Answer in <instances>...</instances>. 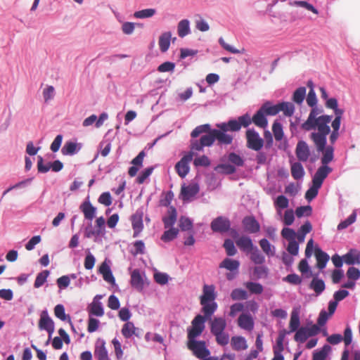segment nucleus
Here are the masks:
<instances>
[{"label": "nucleus", "mask_w": 360, "mask_h": 360, "mask_svg": "<svg viewBox=\"0 0 360 360\" xmlns=\"http://www.w3.org/2000/svg\"><path fill=\"white\" fill-rule=\"evenodd\" d=\"M353 333L351 326L347 324L346 328L344 330V335L341 334L335 333L329 335L327 338V342L333 345H336L340 343L342 341L344 342L345 348L347 349V347L352 342Z\"/></svg>", "instance_id": "nucleus-5"}, {"label": "nucleus", "mask_w": 360, "mask_h": 360, "mask_svg": "<svg viewBox=\"0 0 360 360\" xmlns=\"http://www.w3.org/2000/svg\"><path fill=\"white\" fill-rule=\"evenodd\" d=\"M177 219V212L174 206H170L167 211V216L162 217L165 229L173 227Z\"/></svg>", "instance_id": "nucleus-20"}, {"label": "nucleus", "mask_w": 360, "mask_h": 360, "mask_svg": "<svg viewBox=\"0 0 360 360\" xmlns=\"http://www.w3.org/2000/svg\"><path fill=\"white\" fill-rule=\"evenodd\" d=\"M332 115H323L318 117L317 120L312 122L311 127L301 126L305 131L317 129V131L310 134V139L313 141L318 151H323L327 143V136L330 132L328 124L332 120Z\"/></svg>", "instance_id": "nucleus-2"}, {"label": "nucleus", "mask_w": 360, "mask_h": 360, "mask_svg": "<svg viewBox=\"0 0 360 360\" xmlns=\"http://www.w3.org/2000/svg\"><path fill=\"white\" fill-rule=\"evenodd\" d=\"M262 110L266 115H276L280 112L279 105H273L271 102L266 101L261 106Z\"/></svg>", "instance_id": "nucleus-33"}, {"label": "nucleus", "mask_w": 360, "mask_h": 360, "mask_svg": "<svg viewBox=\"0 0 360 360\" xmlns=\"http://www.w3.org/2000/svg\"><path fill=\"white\" fill-rule=\"evenodd\" d=\"M231 346L236 351L245 350L248 348L247 341L244 337L233 336L231 338Z\"/></svg>", "instance_id": "nucleus-29"}, {"label": "nucleus", "mask_w": 360, "mask_h": 360, "mask_svg": "<svg viewBox=\"0 0 360 360\" xmlns=\"http://www.w3.org/2000/svg\"><path fill=\"white\" fill-rule=\"evenodd\" d=\"M102 298V295H97L94 299L89 308V314L96 316H102L104 314V309L102 303L98 300Z\"/></svg>", "instance_id": "nucleus-21"}, {"label": "nucleus", "mask_w": 360, "mask_h": 360, "mask_svg": "<svg viewBox=\"0 0 360 360\" xmlns=\"http://www.w3.org/2000/svg\"><path fill=\"white\" fill-rule=\"evenodd\" d=\"M238 325L243 330L251 331L253 330L255 326L254 319L251 314L243 313L238 319Z\"/></svg>", "instance_id": "nucleus-15"}, {"label": "nucleus", "mask_w": 360, "mask_h": 360, "mask_svg": "<svg viewBox=\"0 0 360 360\" xmlns=\"http://www.w3.org/2000/svg\"><path fill=\"white\" fill-rule=\"evenodd\" d=\"M226 252L228 256H233L236 254L237 250L234 245V243L232 240L227 238L224 240V245H223Z\"/></svg>", "instance_id": "nucleus-58"}, {"label": "nucleus", "mask_w": 360, "mask_h": 360, "mask_svg": "<svg viewBox=\"0 0 360 360\" xmlns=\"http://www.w3.org/2000/svg\"><path fill=\"white\" fill-rule=\"evenodd\" d=\"M54 314L60 320L63 321H68L69 323H71V318L65 314V307L63 304H59L55 307Z\"/></svg>", "instance_id": "nucleus-42"}, {"label": "nucleus", "mask_w": 360, "mask_h": 360, "mask_svg": "<svg viewBox=\"0 0 360 360\" xmlns=\"http://www.w3.org/2000/svg\"><path fill=\"white\" fill-rule=\"evenodd\" d=\"M316 258L318 267L320 269H323L326 266L330 257L326 252H323L321 249H317L316 250Z\"/></svg>", "instance_id": "nucleus-32"}, {"label": "nucleus", "mask_w": 360, "mask_h": 360, "mask_svg": "<svg viewBox=\"0 0 360 360\" xmlns=\"http://www.w3.org/2000/svg\"><path fill=\"white\" fill-rule=\"evenodd\" d=\"M49 274H50V272L49 270H44V271H41L40 273H39L37 275V277H36V279H35V281L34 283V287L36 288H39L41 287L44 284V283L46 281V279L49 277Z\"/></svg>", "instance_id": "nucleus-50"}, {"label": "nucleus", "mask_w": 360, "mask_h": 360, "mask_svg": "<svg viewBox=\"0 0 360 360\" xmlns=\"http://www.w3.org/2000/svg\"><path fill=\"white\" fill-rule=\"evenodd\" d=\"M179 226L182 231L193 230V221L184 216H181L179 221Z\"/></svg>", "instance_id": "nucleus-52"}, {"label": "nucleus", "mask_w": 360, "mask_h": 360, "mask_svg": "<svg viewBox=\"0 0 360 360\" xmlns=\"http://www.w3.org/2000/svg\"><path fill=\"white\" fill-rule=\"evenodd\" d=\"M312 213V207L310 205L298 207L295 210V214L300 218L303 216L309 217Z\"/></svg>", "instance_id": "nucleus-63"}, {"label": "nucleus", "mask_w": 360, "mask_h": 360, "mask_svg": "<svg viewBox=\"0 0 360 360\" xmlns=\"http://www.w3.org/2000/svg\"><path fill=\"white\" fill-rule=\"evenodd\" d=\"M172 34L170 32H165L162 33L159 37V46L162 52H166L170 46Z\"/></svg>", "instance_id": "nucleus-30"}, {"label": "nucleus", "mask_w": 360, "mask_h": 360, "mask_svg": "<svg viewBox=\"0 0 360 360\" xmlns=\"http://www.w3.org/2000/svg\"><path fill=\"white\" fill-rule=\"evenodd\" d=\"M252 122L257 127L265 128L268 125V121L266 115L261 108L256 112L252 117Z\"/></svg>", "instance_id": "nucleus-26"}, {"label": "nucleus", "mask_w": 360, "mask_h": 360, "mask_svg": "<svg viewBox=\"0 0 360 360\" xmlns=\"http://www.w3.org/2000/svg\"><path fill=\"white\" fill-rule=\"evenodd\" d=\"M81 149V145L72 141H67L62 148L61 153L64 155H73Z\"/></svg>", "instance_id": "nucleus-27"}, {"label": "nucleus", "mask_w": 360, "mask_h": 360, "mask_svg": "<svg viewBox=\"0 0 360 360\" xmlns=\"http://www.w3.org/2000/svg\"><path fill=\"white\" fill-rule=\"evenodd\" d=\"M130 283L138 291H142L144 288V281L139 269H136L131 273Z\"/></svg>", "instance_id": "nucleus-17"}, {"label": "nucleus", "mask_w": 360, "mask_h": 360, "mask_svg": "<svg viewBox=\"0 0 360 360\" xmlns=\"http://www.w3.org/2000/svg\"><path fill=\"white\" fill-rule=\"evenodd\" d=\"M200 304L202 305L201 311L204 314L203 317H205L207 320L211 319L212 316L217 311L218 307L217 303L215 301H200Z\"/></svg>", "instance_id": "nucleus-18"}, {"label": "nucleus", "mask_w": 360, "mask_h": 360, "mask_svg": "<svg viewBox=\"0 0 360 360\" xmlns=\"http://www.w3.org/2000/svg\"><path fill=\"white\" fill-rule=\"evenodd\" d=\"M206 319L202 315H197L192 321L191 328L188 329V339H195L200 336L205 329Z\"/></svg>", "instance_id": "nucleus-8"}, {"label": "nucleus", "mask_w": 360, "mask_h": 360, "mask_svg": "<svg viewBox=\"0 0 360 360\" xmlns=\"http://www.w3.org/2000/svg\"><path fill=\"white\" fill-rule=\"evenodd\" d=\"M250 258L252 262L256 264H262L265 262V257L261 253L258 248L256 246L249 253Z\"/></svg>", "instance_id": "nucleus-41"}, {"label": "nucleus", "mask_w": 360, "mask_h": 360, "mask_svg": "<svg viewBox=\"0 0 360 360\" xmlns=\"http://www.w3.org/2000/svg\"><path fill=\"white\" fill-rule=\"evenodd\" d=\"M289 5L291 6H300L306 8L308 11H311L314 14H318V10L312 5L305 1H290Z\"/></svg>", "instance_id": "nucleus-49"}, {"label": "nucleus", "mask_w": 360, "mask_h": 360, "mask_svg": "<svg viewBox=\"0 0 360 360\" xmlns=\"http://www.w3.org/2000/svg\"><path fill=\"white\" fill-rule=\"evenodd\" d=\"M311 108H312L309 112L307 120L302 124V126H307L311 127L312 122L316 120L318 118L317 115L323 112V110L321 108H317L316 105Z\"/></svg>", "instance_id": "nucleus-36"}, {"label": "nucleus", "mask_w": 360, "mask_h": 360, "mask_svg": "<svg viewBox=\"0 0 360 360\" xmlns=\"http://www.w3.org/2000/svg\"><path fill=\"white\" fill-rule=\"evenodd\" d=\"M240 262L236 259L225 258L220 264L219 268L226 269L230 271H238Z\"/></svg>", "instance_id": "nucleus-28"}, {"label": "nucleus", "mask_w": 360, "mask_h": 360, "mask_svg": "<svg viewBox=\"0 0 360 360\" xmlns=\"http://www.w3.org/2000/svg\"><path fill=\"white\" fill-rule=\"evenodd\" d=\"M136 328L132 322L128 321L124 324L122 328V334L125 338H130L136 335Z\"/></svg>", "instance_id": "nucleus-43"}, {"label": "nucleus", "mask_w": 360, "mask_h": 360, "mask_svg": "<svg viewBox=\"0 0 360 360\" xmlns=\"http://www.w3.org/2000/svg\"><path fill=\"white\" fill-rule=\"evenodd\" d=\"M132 227L134 229V237H137L143 228L141 217L132 216Z\"/></svg>", "instance_id": "nucleus-47"}, {"label": "nucleus", "mask_w": 360, "mask_h": 360, "mask_svg": "<svg viewBox=\"0 0 360 360\" xmlns=\"http://www.w3.org/2000/svg\"><path fill=\"white\" fill-rule=\"evenodd\" d=\"M177 33L179 37L184 38L191 33L190 22L187 19L181 20L177 25Z\"/></svg>", "instance_id": "nucleus-31"}, {"label": "nucleus", "mask_w": 360, "mask_h": 360, "mask_svg": "<svg viewBox=\"0 0 360 360\" xmlns=\"http://www.w3.org/2000/svg\"><path fill=\"white\" fill-rule=\"evenodd\" d=\"M291 174L296 180L300 179L304 176V170L300 162H296L291 165Z\"/></svg>", "instance_id": "nucleus-35"}, {"label": "nucleus", "mask_w": 360, "mask_h": 360, "mask_svg": "<svg viewBox=\"0 0 360 360\" xmlns=\"http://www.w3.org/2000/svg\"><path fill=\"white\" fill-rule=\"evenodd\" d=\"M295 154L299 161L307 162L310 156V150L304 141H299L295 148Z\"/></svg>", "instance_id": "nucleus-12"}, {"label": "nucleus", "mask_w": 360, "mask_h": 360, "mask_svg": "<svg viewBox=\"0 0 360 360\" xmlns=\"http://www.w3.org/2000/svg\"><path fill=\"white\" fill-rule=\"evenodd\" d=\"M156 13L155 8H146L141 11H136L134 13V16L136 18L143 19L151 18Z\"/></svg>", "instance_id": "nucleus-54"}, {"label": "nucleus", "mask_w": 360, "mask_h": 360, "mask_svg": "<svg viewBox=\"0 0 360 360\" xmlns=\"http://www.w3.org/2000/svg\"><path fill=\"white\" fill-rule=\"evenodd\" d=\"M300 316L297 311H293L290 315V320L289 323L290 332H295L300 328Z\"/></svg>", "instance_id": "nucleus-48"}, {"label": "nucleus", "mask_w": 360, "mask_h": 360, "mask_svg": "<svg viewBox=\"0 0 360 360\" xmlns=\"http://www.w3.org/2000/svg\"><path fill=\"white\" fill-rule=\"evenodd\" d=\"M247 147L255 151H259L264 146V140L255 129L246 131Z\"/></svg>", "instance_id": "nucleus-7"}, {"label": "nucleus", "mask_w": 360, "mask_h": 360, "mask_svg": "<svg viewBox=\"0 0 360 360\" xmlns=\"http://www.w3.org/2000/svg\"><path fill=\"white\" fill-rule=\"evenodd\" d=\"M236 245L240 250L249 254L256 247L254 245L252 239L249 236H243L236 240Z\"/></svg>", "instance_id": "nucleus-16"}, {"label": "nucleus", "mask_w": 360, "mask_h": 360, "mask_svg": "<svg viewBox=\"0 0 360 360\" xmlns=\"http://www.w3.org/2000/svg\"><path fill=\"white\" fill-rule=\"evenodd\" d=\"M280 111H283L284 115L290 117L295 112V106L292 103L281 102L278 103Z\"/></svg>", "instance_id": "nucleus-53"}, {"label": "nucleus", "mask_w": 360, "mask_h": 360, "mask_svg": "<svg viewBox=\"0 0 360 360\" xmlns=\"http://www.w3.org/2000/svg\"><path fill=\"white\" fill-rule=\"evenodd\" d=\"M242 224L245 231L249 233H256L260 231V225L253 216L245 217Z\"/></svg>", "instance_id": "nucleus-13"}, {"label": "nucleus", "mask_w": 360, "mask_h": 360, "mask_svg": "<svg viewBox=\"0 0 360 360\" xmlns=\"http://www.w3.org/2000/svg\"><path fill=\"white\" fill-rule=\"evenodd\" d=\"M356 219V210H354L352 213L345 220L342 221L338 225V230L341 231L347 229L349 226L354 224Z\"/></svg>", "instance_id": "nucleus-45"}, {"label": "nucleus", "mask_w": 360, "mask_h": 360, "mask_svg": "<svg viewBox=\"0 0 360 360\" xmlns=\"http://www.w3.org/2000/svg\"><path fill=\"white\" fill-rule=\"evenodd\" d=\"M217 297L215 287L213 285L205 284L202 288V294L200 296V301L210 302L214 301Z\"/></svg>", "instance_id": "nucleus-22"}, {"label": "nucleus", "mask_w": 360, "mask_h": 360, "mask_svg": "<svg viewBox=\"0 0 360 360\" xmlns=\"http://www.w3.org/2000/svg\"><path fill=\"white\" fill-rule=\"evenodd\" d=\"M231 297L233 300H245L248 299V295L245 290L236 288L232 290Z\"/></svg>", "instance_id": "nucleus-57"}, {"label": "nucleus", "mask_w": 360, "mask_h": 360, "mask_svg": "<svg viewBox=\"0 0 360 360\" xmlns=\"http://www.w3.org/2000/svg\"><path fill=\"white\" fill-rule=\"evenodd\" d=\"M272 131L276 141H281L284 136L283 126L281 122L275 121L272 126Z\"/></svg>", "instance_id": "nucleus-56"}, {"label": "nucleus", "mask_w": 360, "mask_h": 360, "mask_svg": "<svg viewBox=\"0 0 360 360\" xmlns=\"http://www.w3.org/2000/svg\"><path fill=\"white\" fill-rule=\"evenodd\" d=\"M179 229L174 227L169 228L161 236V240L164 242H170L177 237Z\"/></svg>", "instance_id": "nucleus-46"}, {"label": "nucleus", "mask_w": 360, "mask_h": 360, "mask_svg": "<svg viewBox=\"0 0 360 360\" xmlns=\"http://www.w3.org/2000/svg\"><path fill=\"white\" fill-rule=\"evenodd\" d=\"M262 251L269 257H273L275 255V247L271 245L269 241L266 238H262L259 242Z\"/></svg>", "instance_id": "nucleus-37"}, {"label": "nucleus", "mask_w": 360, "mask_h": 360, "mask_svg": "<svg viewBox=\"0 0 360 360\" xmlns=\"http://www.w3.org/2000/svg\"><path fill=\"white\" fill-rule=\"evenodd\" d=\"M275 208L285 209L289 206L288 199L283 195H278L274 202Z\"/></svg>", "instance_id": "nucleus-59"}, {"label": "nucleus", "mask_w": 360, "mask_h": 360, "mask_svg": "<svg viewBox=\"0 0 360 360\" xmlns=\"http://www.w3.org/2000/svg\"><path fill=\"white\" fill-rule=\"evenodd\" d=\"M191 138L190 141L191 150L184 155L175 165L176 172L181 178H184L188 174L190 170L189 162L193 160L195 155L194 151H198V150L191 148V142L193 141H199V139H195V138H193L192 136Z\"/></svg>", "instance_id": "nucleus-4"}, {"label": "nucleus", "mask_w": 360, "mask_h": 360, "mask_svg": "<svg viewBox=\"0 0 360 360\" xmlns=\"http://www.w3.org/2000/svg\"><path fill=\"white\" fill-rule=\"evenodd\" d=\"M227 158L229 162L235 167H243L244 165V159L240 155L236 154L234 152L229 153Z\"/></svg>", "instance_id": "nucleus-51"}, {"label": "nucleus", "mask_w": 360, "mask_h": 360, "mask_svg": "<svg viewBox=\"0 0 360 360\" xmlns=\"http://www.w3.org/2000/svg\"><path fill=\"white\" fill-rule=\"evenodd\" d=\"M200 191V187L198 184H191L187 186H183L181 188V194L184 200H190L196 195Z\"/></svg>", "instance_id": "nucleus-24"}, {"label": "nucleus", "mask_w": 360, "mask_h": 360, "mask_svg": "<svg viewBox=\"0 0 360 360\" xmlns=\"http://www.w3.org/2000/svg\"><path fill=\"white\" fill-rule=\"evenodd\" d=\"M245 286L252 294L260 295L264 291V288L259 283L248 281L245 283Z\"/></svg>", "instance_id": "nucleus-44"}, {"label": "nucleus", "mask_w": 360, "mask_h": 360, "mask_svg": "<svg viewBox=\"0 0 360 360\" xmlns=\"http://www.w3.org/2000/svg\"><path fill=\"white\" fill-rule=\"evenodd\" d=\"M210 333L215 337L217 343L220 346H226L229 342V335L225 331L227 323L225 318L214 316L210 319Z\"/></svg>", "instance_id": "nucleus-3"}, {"label": "nucleus", "mask_w": 360, "mask_h": 360, "mask_svg": "<svg viewBox=\"0 0 360 360\" xmlns=\"http://www.w3.org/2000/svg\"><path fill=\"white\" fill-rule=\"evenodd\" d=\"M252 122V120L248 113H245L238 119H231L228 122L217 123V129H211L210 124L197 126L191 133V136L197 138L202 134L199 141L191 142V148L198 150H203L205 147H211L217 141L219 146L230 145L233 140V136L229 131H239L242 127H248Z\"/></svg>", "instance_id": "nucleus-1"}, {"label": "nucleus", "mask_w": 360, "mask_h": 360, "mask_svg": "<svg viewBox=\"0 0 360 360\" xmlns=\"http://www.w3.org/2000/svg\"><path fill=\"white\" fill-rule=\"evenodd\" d=\"M99 272L103 275V278L105 281L110 284L114 285L115 283V279L113 276L112 272L110 266L103 262L99 267Z\"/></svg>", "instance_id": "nucleus-25"}, {"label": "nucleus", "mask_w": 360, "mask_h": 360, "mask_svg": "<svg viewBox=\"0 0 360 360\" xmlns=\"http://www.w3.org/2000/svg\"><path fill=\"white\" fill-rule=\"evenodd\" d=\"M332 172V168L328 167V165H322L321 166L312 179V183L319 186H321L324 179L328 176L329 173Z\"/></svg>", "instance_id": "nucleus-14"}, {"label": "nucleus", "mask_w": 360, "mask_h": 360, "mask_svg": "<svg viewBox=\"0 0 360 360\" xmlns=\"http://www.w3.org/2000/svg\"><path fill=\"white\" fill-rule=\"evenodd\" d=\"M86 255L84 259V267L87 270L92 269L94 266L96 262L95 257L90 252L89 250H86Z\"/></svg>", "instance_id": "nucleus-61"}, {"label": "nucleus", "mask_w": 360, "mask_h": 360, "mask_svg": "<svg viewBox=\"0 0 360 360\" xmlns=\"http://www.w3.org/2000/svg\"><path fill=\"white\" fill-rule=\"evenodd\" d=\"M95 356L98 358V360H110L108 352L103 345L100 348H96L95 350Z\"/></svg>", "instance_id": "nucleus-64"}, {"label": "nucleus", "mask_w": 360, "mask_h": 360, "mask_svg": "<svg viewBox=\"0 0 360 360\" xmlns=\"http://www.w3.org/2000/svg\"><path fill=\"white\" fill-rule=\"evenodd\" d=\"M308 327L302 326L296 330L294 339L296 342L303 343L308 338L310 337V334L308 333Z\"/></svg>", "instance_id": "nucleus-39"}, {"label": "nucleus", "mask_w": 360, "mask_h": 360, "mask_svg": "<svg viewBox=\"0 0 360 360\" xmlns=\"http://www.w3.org/2000/svg\"><path fill=\"white\" fill-rule=\"evenodd\" d=\"M210 227L213 232L224 233L230 230L231 222L227 217L220 216L212 220Z\"/></svg>", "instance_id": "nucleus-10"}, {"label": "nucleus", "mask_w": 360, "mask_h": 360, "mask_svg": "<svg viewBox=\"0 0 360 360\" xmlns=\"http://www.w3.org/2000/svg\"><path fill=\"white\" fill-rule=\"evenodd\" d=\"M79 209L83 212L85 219L90 221L96 217V208L91 205L89 200L82 202Z\"/></svg>", "instance_id": "nucleus-19"}, {"label": "nucleus", "mask_w": 360, "mask_h": 360, "mask_svg": "<svg viewBox=\"0 0 360 360\" xmlns=\"http://www.w3.org/2000/svg\"><path fill=\"white\" fill-rule=\"evenodd\" d=\"M153 166L146 168L138 176L136 179V182L140 184H143L146 181V179L151 175V174L153 172Z\"/></svg>", "instance_id": "nucleus-60"}, {"label": "nucleus", "mask_w": 360, "mask_h": 360, "mask_svg": "<svg viewBox=\"0 0 360 360\" xmlns=\"http://www.w3.org/2000/svg\"><path fill=\"white\" fill-rule=\"evenodd\" d=\"M188 348L191 350L193 354L198 359H203L210 356V352L206 347V343L203 340H196L195 339H188Z\"/></svg>", "instance_id": "nucleus-6"}, {"label": "nucleus", "mask_w": 360, "mask_h": 360, "mask_svg": "<svg viewBox=\"0 0 360 360\" xmlns=\"http://www.w3.org/2000/svg\"><path fill=\"white\" fill-rule=\"evenodd\" d=\"M330 351V346L325 345L321 348V349L315 350L314 352L312 360H326V357Z\"/></svg>", "instance_id": "nucleus-34"}, {"label": "nucleus", "mask_w": 360, "mask_h": 360, "mask_svg": "<svg viewBox=\"0 0 360 360\" xmlns=\"http://www.w3.org/2000/svg\"><path fill=\"white\" fill-rule=\"evenodd\" d=\"M39 328L40 330H46L48 333L49 339L46 342V344H48L54 332L55 324L52 319L49 316L46 309L43 310L41 313L39 321Z\"/></svg>", "instance_id": "nucleus-9"}, {"label": "nucleus", "mask_w": 360, "mask_h": 360, "mask_svg": "<svg viewBox=\"0 0 360 360\" xmlns=\"http://www.w3.org/2000/svg\"><path fill=\"white\" fill-rule=\"evenodd\" d=\"M344 262L348 265L360 264V252L356 249H351L343 256Z\"/></svg>", "instance_id": "nucleus-23"}, {"label": "nucleus", "mask_w": 360, "mask_h": 360, "mask_svg": "<svg viewBox=\"0 0 360 360\" xmlns=\"http://www.w3.org/2000/svg\"><path fill=\"white\" fill-rule=\"evenodd\" d=\"M309 287L314 290L317 295H319L325 290L326 285L322 279L314 278L310 283Z\"/></svg>", "instance_id": "nucleus-40"}, {"label": "nucleus", "mask_w": 360, "mask_h": 360, "mask_svg": "<svg viewBox=\"0 0 360 360\" xmlns=\"http://www.w3.org/2000/svg\"><path fill=\"white\" fill-rule=\"evenodd\" d=\"M321 186H319V185H316L315 184H313L312 186L310 187L305 193V198L308 201L312 200L314 198H315L319 193V189Z\"/></svg>", "instance_id": "nucleus-62"}, {"label": "nucleus", "mask_w": 360, "mask_h": 360, "mask_svg": "<svg viewBox=\"0 0 360 360\" xmlns=\"http://www.w3.org/2000/svg\"><path fill=\"white\" fill-rule=\"evenodd\" d=\"M37 169L39 173H46L51 169L53 172H58L63 168V164L60 160H57L53 162H48L47 165H44V159L41 156L37 157Z\"/></svg>", "instance_id": "nucleus-11"}, {"label": "nucleus", "mask_w": 360, "mask_h": 360, "mask_svg": "<svg viewBox=\"0 0 360 360\" xmlns=\"http://www.w3.org/2000/svg\"><path fill=\"white\" fill-rule=\"evenodd\" d=\"M305 95L306 88L304 86L299 87L293 93L292 101L297 104H301L304 99Z\"/></svg>", "instance_id": "nucleus-55"}, {"label": "nucleus", "mask_w": 360, "mask_h": 360, "mask_svg": "<svg viewBox=\"0 0 360 360\" xmlns=\"http://www.w3.org/2000/svg\"><path fill=\"white\" fill-rule=\"evenodd\" d=\"M321 152L323 153V157L321 158L322 165H327L333 159L334 148L332 146H326L325 148Z\"/></svg>", "instance_id": "nucleus-38"}]
</instances>
